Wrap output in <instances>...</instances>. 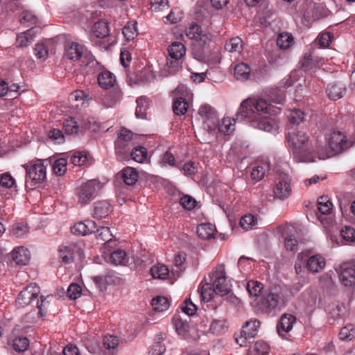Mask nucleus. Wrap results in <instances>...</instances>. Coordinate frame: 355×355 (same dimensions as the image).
Returning a JSON list of instances; mask_svg holds the SVG:
<instances>
[{
  "instance_id": "nucleus-1",
  "label": "nucleus",
  "mask_w": 355,
  "mask_h": 355,
  "mask_svg": "<svg viewBox=\"0 0 355 355\" xmlns=\"http://www.w3.org/2000/svg\"><path fill=\"white\" fill-rule=\"evenodd\" d=\"M285 98L284 92L278 89L268 99L264 97L248 98L243 100L236 114V120L249 123L252 127L276 135L279 132V121L271 117L277 114Z\"/></svg>"
},
{
  "instance_id": "nucleus-2",
  "label": "nucleus",
  "mask_w": 355,
  "mask_h": 355,
  "mask_svg": "<svg viewBox=\"0 0 355 355\" xmlns=\"http://www.w3.org/2000/svg\"><path fill=\"white\" fill-rule=\"evenodd\" d=\"M288 150L300 162H315L317 160L318 140L310 139L303 130L291 128L286 133Z\"/></svg>"
},
{
  "instance_id": "nucleus-3",
  "label": "nucleus",
  "mask_w": 355,
  "mask_h": 355,
  "mask_svg": "<svg viewBox=\"0 0 355 355\" xmlns=\"http://www.w3.org/2000/svg\"><path fill=\"white\" fill-rule=\"evenodd\" d=\"M185 33L187 37L195 41L193 48V57L200 62H209V46L212 40L211 34L207 31H202L197 24L190 25L186 29Z\"/></svg>"
},
{
  "instance_id": "nucleus-4",
  "label": "nucleus",
  "mask_w": 355,
  "mask_h": 355,
  "mask_svg": "<svg viewBox=\"0 0 355 355\" xmlns=\"http://www.w3.org/2000/svg\"><path fill=\"white\" fill-rule=\"evenodd\" d=\"M291 291L284 285H275L263 294L261 300V308L265 313L279 311L286 304Z\"/></svg>"
},
{
  "instance_id": "nucleus-5",
  "label": "nucleus",
  "mask_w": 355,
  "mask_h": 355,
  "mask_svg": "<svg viewBox=\"0 0 355 355\" xmlns=\"http://www.w3.org/2000/svg\"><path fill=\"white\" fill-rule=\"evenodd\" d=\"M328 147L322 146L318 141L317 159H327L342 153L349 147L346 137L340 132L334 131L327 136Z\"/></svg>"
},
{
  "instance_id": "nucleus-6",
  "label": "nucleus",
  "mask_w": 355,
  "mask_h": 355,
  "mask_svg": "<svg viewBox=\"0 0 355 355\" xmlns=\"http://www.w3.org/2000/svg\"><path fill=\"white\" fill-rule=\"evenodd\" d=\"M117 138L115 140V153L121 161L133 159L132 138L133 133L125 128H121L116 132Z\"/></svg>"
},
{
  "instance_id": "nucleus-7",
  "label": "nucleus",
  "mask_w": 355,
  "mask_h": 355,
  "mask_svg": "<svg viewBox=\"0 0 355 355\" xmlns=\"http://www.w3.org/2000/svg\"><path fill=\"white\" fill-rule=\"evenodd\" d=\"M101 188L102 184L98 180L94 179L83 182L76 189L78 202L81 205L89 203Z\"/></svg>"
},
{
  "instance_id": "nucleus-8",
  "label": "nucleus",
  "mask_w": 355,
  "mask_h": 355,
  "mask_svg": "<svg viewBox=\"0 0 355 355\" xmlns=\"http://www.w3.org/2000/svg\"><path fill=\"white\" fill-rule=\"evenodd\" d=\"M40 293V288L35 284H31L27 286L18 295L16 303L19 307H25L31 304L33 301H36L37 307L39 309L40 312L44 307V300L43 296H41L40 302L37 300Z\"/></svg>"
},
{
  "instance_id": "nucleus-9",
  "label": "nucleus",
  "mask_w": 355,
  "mask_h": 355,
  "mask_svg": "<svg viewBox=\"0 0 355 355\" xmlns=\"http://www.w3.org/2000/svg\"><path fill=\"white\" fill-rule=\"evenodd\" d=\"M291 178L288 173L279 174L275 180L272 193L275 199L285 200L292 195Z\"/></svg>"
},
{
  "instance_id": "nucleus-10",
  "label": "nucleus",
  "mask_w": 355,
  "mask_h": 355,
  "mask_svg": "<svg viewBox=\"0 0 355 355\" xmlns=\"http://www.w3.org/2000/svg\"><path fill=\"white\" fill-rule=\"evenodd\" d=\"M65 56L71 60H78L83 56V64L85 67H94L97 62L92 55H83V47L76 42H69L65 47Z\"/></svg>"
},
{
  "instance_id": "nucleus-11",
  "label": "nucleus",
  "mask_w": 355,
  "mask_h": 355,
  "mask_svg": "<svg viewBox=\"0 0 355 355\" xmlns=\"http://www.w3.org/2000/svg\"><path fill=\"white\" fill-rule=\"evenodd\" d=\"M212 286L217 293L225 295L231 291L230 280L226 276L224 265L217 266L211 272Z\"/></svg>"
},
{
  "instance_id": "nucleus-12",
  "label": "nucleus",
  "mask_w": 355,
  "mask_h": 355,
  "mask_svg": "<svg viewBox=\"0 0 355 355\" xmlns=\"http://www.w3.org/2000/svg\"><path fill=\"white\" fill-rule=\"evenodd\" d=\"M24 166L26 177L34 185L43 183L46 179V168L42 161L31 162Z\"/></svg>"
},
{
  "instance_id": "nucleus-13",
  "label": "nucleus",
  "mask_w": 355,
  "mask_h": 355,
  "mask_svg": "<svg viewBox=\"0 0 355 355\" xmlns=\"http://www.w3.org/2000/svg\"><path fill=\"white\" fill-rule=\"evenodd\" d=\"M202 122L203 129L209 133L216 128L218 116L216 110L209 105H202L198 112Z\"/></svg>"
},
{
  "instance_id": "nucleus-14",
  "label": "nucleus",
  "mask_w": 355,
  "mask_h": 355,
  "mask_svg": "<svg viewBox=\"0 0 355 355\" xmlns=\"http://www.w3.org/2000/svg\"><path fill=\"white\" fill-rule=\"evenodd\" d=\"M340 281L345 286H352L355 284V268L353 265L344 263L336 269Z\"/></svg>"
},
{
  "instance_id": "nucleus-15",
  "label": "nucleus",
  "mask_w": 355,
  "mask_h": 355,
  "mask_svg": "<svg viewBox=\"0 0 355 355\" xmlns=\"http://www.w3.org/2000/svg\"><path fill=\"white\" fill-rule=\"evenodd\" d=\"M92 233L95 234L96 238L101 241H105L103 245V254H105L106 251L110 252V248H114L112 244H115V241L112 240L113 235L110 230L107 227L101 226L94 230Z\"/></svg>"
},
{
  "instance_id": "nucleus-16",
  "label": "nucleus",
  "mask_w": 355,
  "mask_h": 355,
  "mask_svg": "<svg viewBox=\"0 0 355 355\" xmlns=\"http://www.w3.org/2000/svg\"><path fill=\"white\" fill-rule=\"evenodd\" d=\"M173 324L175 326L176 332L182 338L189 340L192 338V335L195 333V329L191 327L187 322L184 321L179 316H175L173 318Z\"/></svg>"
},
{
  "instance_id": "nucleus-17",
  "label": "nucleus",
  "mask_w": 355,
  "mask_h": 355,
  "mask_svg": "<svg viewBox=\"0 0 355 355\" xmlns=\"http://www.w3.org/2000/svg\"><path fill=\"white\" fill-rule=\"evenodd\" d=\"M346 92L345 85L340 82L329 83L326 88V93L329 99L338 100L343 97Z\"/></svg>"
},
{
  "instance_id": "nucleus-18",
  "label": "nucleus",
  "mask_w": 355,
  "mask_h": 355,
  "mask_svg": "<svg viewBox=\"0 0 355 355\" xmlns=\"http://www.w3.org/2000/svg\"><path fill=\"white\" fill-rule=\"evenodd\" d=\"M306 268L312 272H320L326 265L324 257L320 254L310 256L306 261Z\"/></svg>"
},
{
  "instance_id": "nucleus-19",
  "label": "nucleus",
  "mask_w": 355,
  "mask_h": 355,
  "mask_svg": "<svg viewBox=\"0 0 355 355\" xmlns=\"http://www.w3.org/2000/svg\"><path fill=\"white\" fill-rule=\"evenodd\" d=\"M111 211L112 206L107 201H97L93 205L92 216L96 219H101L107 217Z\"/></svg>"
},
{
  "instance_id": "nucleus-20",
  "label": "nucleus",
  "mask_w": 355,
  "mask_h": 355,
  "mask_svg": "<svg viewBox=\"0 0 355 355\" xmlns=\"http://www.w3.org/2000/svg\"><path fill=\"white\" fill-rule=\"evenodd\" d=\"M96 228V224L94 221L91 220H85V222H80L75 224L71 227V232L76 235H87L92 234Z\"/></svg>"
},
{
  "instance_id": "nucleus-21",
  "label": "nucleus",
  "mask_w": 355,
  "mask_h": 355,
  "mask_svg": "<svg viewBox=\"0 0 355 355\" xmlns=\"http://www.w3.org/2000/svg\"><path fill=\"white\" fill-rule=\"evenodd\" d=\"M110 249V252H107L106 251L105 254L107 253L109 254L110 263L116 266H125L128 263L129 257L127 254V252L124 250L118 248L112 251L113 248Z\"/></svg>"
},
{
  "instance_id": "nucleus-22",
  "label": "nucleus",
  "mask_w": 355,
  "mask_h": 355,
  "mask_svg": "<svg viewBox=\"0 0 355 355\" xmlns=\"http://www.w3.org/2000/svg\"><path fill=\"white\" fill-rule=\"evenodd\" d=\"M216 126V128L213 132H210V134L214 135L217 132H220L224 135H230L235 129V119L233 118L225 117L220 122H219L218 119L217 125Z\"/></svg>"
},
{
  "instance_id": "nucleus-23",
  "label": "nucleus",
  "mask_w": 355,
  "mask_h": 355,
  "mask_svg": "<svg viewBox=\"0 0 355 355\" xmlns=\"http://www.w3.org/2000/svg\"><path fill=\"white\" fill-rule=\"evenodd\" d=\"M295 322V316L290 314H284L282 315L280 322L277 327L279 335L284 338L285 336V334L289 332L292 329Z\"/></svg>"
},
{
  "instance_id": "nucleus-24",
  "label": "nucleus",
  "mask_w": 355,
  "mask_h": 355,
  "mask_svg": "<svg viewBox=\"0 0 355 355\" xmlns=\"http://www.w3.org/2000/svg\"><path fill=\"white\" fill-rule=\"evenodd\" d=\"M12 259L17 265H26L30 260V252L22 246L15 248L11 252Z\"/></svg>"
},
{
  "instance_id": "nucleus-25",
  "label": "nucleus",
  "mask_w": 355,
  "mask_h": 355,
  "mask_svg": "<svg viewBox=\"0 0 355 355\" xmlns=\"http://www.w3.org/2000/svg\"><path fill=\"white\" fill-rule=\"evenodd\" d=\"M78 250L75 245H60L58 248L59 257L64 263H70L73 261L74 254Z\"/></svg>"
},
{
  "instance_id": "nucleus-26",
  "label": "nucleus",
  "mask_w": 355,
  "mask_h": 355,
  "mask_svg": "<svg viewBox=\"0 0 355 355\" xmlns=\"http://www.w3.org/2000/svg\"><path fill=\"white\" fill-rule=\"evenodd\" d=\"M137 107L135 111V115L137 119H146L147 110L150 107V100L148 97L143 96L138 98L136 101Z\"/></svg>"
},
{
  "instance_id": "nucleus-27",
  "label": "nucleus",
  "mask_w": 355,
  "mask_h": 355,
  "mask_svg": "<svg viewBox=\"0 0 355 355\" xmlns=\"http://www.w3.org/2000/svg\"><path fill=\"white\" fill-rule=\"evenodd\" d=\"M93 279L100 288H105L107 285L116 282V278L112 271H107L103 275L94 277Z\"/></svg>"
},
{
  "instance_id": "nucleus-28",
  "label": "nucleus",
  "mask_w": 355,
  "mask_h": 355,
  "mask_svg": "<svg viewBox=\"0 0 355 355\" xmlns=\"http://www.w3.org/2000/svg\"><path fill=\"white\" fill-rule=\"evenodd\" d=\"M168 52L172 60H180L185 55V46L180 42H173L168 47Z\"/></svg>"
},
{
  "instance_id": "nucleus-29",
  "label": "nucleus",
  "mask_w": 355,
  "mask_h": 355,
  "mask_svg": "<svg viewBox=\"0 0 355 355\" xmlns=\"http://www.w3.org/2000/svg\"><path fill=\"white\" fill-rule=\"evenodd\" d=\"M251 69L248 64L239 62L234 66V76L238 80H247L250 74Z\"/></svg>"
},
{
  "instance_id": "nucleus-30",
  "label": "nucleus",
  "mask_w": 355,
  "mask_h": 355,
  "mask_svg": "<svg viewBox=\"0 0 355 355\" xmlns=\"http://www.w3.org/2000/svg\"><path fill=\"white\" fill-rule=\"evenodd\" d=\"M92 33L98 38H105L110 34V28L107 21L100 20L92 26Z\"/></svg>"
},
{
  "instance_id": "nucleus-31",
  "label": "nucleus",
  "mask_w": 355,
  "mask_h": 355,
  "mask_svg": "<svg viewBox=\"0 0 355 355\" xmlns=\"http://www.w3.org/2000/svg\"><path fill=\"white\" fill-rule=\"evenodd\" d=\"M197 233L202 239H209L214 237L216 227L211 223H202L198 226Z\"/></svg>"
},
{
  "instance_id": "nucleus-32",
  "label": "nucleus",
  "mask_w": 355,
  "mask_h": 355,
  "mask_svg": "<svg viewBox=\"0 0 355 355\" xmlns=\"http://www.w3.org/2000/svg\"><path fill=\"white\" fill-rule=\"evenodd\" d=\"M98 81L101 87L108 89L114 86L116 78L112 73L105 71L98 75Z\"/></svg>"
},
{
  "instance_id": "nucleus-33",
  "label": "nucleus",
  "mask_w": 355,
  "mask_h": 355,
  "mask_svg": "<svg viewBox=\"0 0 355 355\" xmlns=\"http://www.w3.org/2000/svg\"><path fill=\"white\" fill-rule=\"evenodd\" d=\"M164 340L163 334L157 335L156 341L150 347L147 355H163L166 351V347L163 343Z\"/></svg>"
},
{
  "instance_id": "nucleus-34",
  "label": "nucleus",
  "mask_w": 355,
  "mask_h": 355,
  "mask_svg": "<svg viewBox=\"0 0 355 355\" xmlns=\"http://www.w3.org/2000/svg\"><path fill=\"white\" fill-rule=\"evenodd\" d=\"M151 305L155 311L164 312L169 308L170 302L165 297L157 296L152 300Z\"/></svg>"
},
{
  "instance_id": "nucleus-35",
  "label": "nucleus",
  "mask_w": 355,
  "mask_h": 355,
  "mask_svg": "<svg viewBox=\"0 0 355 355\" xmlns=\"http://www.w3.org/2000/svg\"><path fill=\"white\" fill-rule=\"evenodd\" d=\"M318 210L323 215L331 214L333 210V204L327 196H320L317 202Z\"/></svg>"
},
{
  "instance_id": "nucleus-36",
  "label": "nucleus",
  "mask_w": 355,
  "mask_h": 355,
  "mask_svg": "<svg viewBox=\"0 0 355 355\" xmlns=\"http://www.w3.org/2000/svg\"><path fill=\"white\" fill-rule=\"evenodd\" d=\"M34 37L33 28L20 33L17 38V46L21 48L27 46L33 40Z\"/></svg>"
},
{
  "instance_id": "nucleus-37",
  "label": "nucleus",
  "mask_w": 355,
  "mask_h": 355,
  "mask_svg": "<svg viewBox=\"0 0 355 355\" xmlns=\"http://www.w3.org/2000/svg\"><path fill=\"white\" fill-rule=\"evenodd\" d=\"M150 273L154 279H165L169 275V270L164 264H157L151 268Z\"/></svg>"
},
{
  "instance_id": "nucleus-38",
  "label": "nucleus",
  "mask_w": 355,
  "mask_h": 355,
  "mask_svg": "<svg viewBox=\"0 0 355 355\" xmlns=\"http://www.w3.org/2000/svg\"><path fill=\"white\" fill-rule=\"evenodd\" d=\"M246 290L252 297H258L263 290V285L257 280H250L246 284Z\"/></svg>"
},
{
  "instance_id": "nucleus-39",
  "label": "nucleus",
  "mask_w": 355,
  "mask_h": 355,
  "mask_svg": "<svg viewBox=\"0 0 355 355\" xmlns=\"http://www.w3.org/2000/svg\"><path fill=\"white\" fill-rule=\"evenodd\" d=\"M257 223V218L250 214H245L240 219V226L246 231L255 228Z\"/></svg>"
},
{
  "instance_id": "nucleus-40",
  "label": "nucleus",
  "mask_w": 355,
  "mask_h": 355,
  "mask_svg": "<svg viewBox=\"0 0 355 355\" xmlns=\"http://www.w3.org/2000/svg\"><path fill=\"white\" fill-rule=\"evenodd\" d=\"M259 326L260 322L257 320H251L248 321L242 329V334H244L245 335L248 336V337L252 338L255 336Z\"/></svg>"
},
{
  "instance_id": "nucleus-41",
  "label": "nucleus",
  "mask_w": 355,
  "mask_h": 355,
  "mask_svg": "<svg viewBox=\"0 0 355 355\" xmlns=\"http://www.w3.org/2000/svg\"><path fill=\"white\" fill-rule=\"evenodd\" d=\"M135 162L138 163H150L146 148L141 146H135Z\"/></svg>"
},
{
  "instance_id": "nucleus-42",
  "label": "nucleus",
  "mask_w": 355,
  "mask_h": 355,
  "mask_svg": "<svg viewBox=\"0 0 355 355\" xmlns=\"http://www.w3.org/2000/svg\"><path fill=\"white\" fill-rule=\"evenodd\" d=\"M340 236L343 240L341 244H348L355 241V230L351 226H345L340 230Z\"/></svg>"
},
{
  "instance_id": "nucleus-43",
  "label": "nucleus",
  "mask_w": 355,
  "mask_h": 355,
  "mask_svg": "<svg viewBox=\"0 0 355 355\" xmlns=\"http://www.w3.org/2000/svg\"><path fill=\"white\" fill-rule=\"evenodd\" d=\"M322 59L318 60L314 58L313 55L310 53H305L303 58L300 61V63L302 67L306 71L311 69L315 62H316L318 65L322 64Z\"/></svg>"
},
{
  "instance_id": "nucleus-44",
  "label": "nucleus",
  "mask_w": 355,
  "mask_h": 355,
  "mask_svg": "<svg viewBox=\"0 0 355 355\" xmlns=\"http://www.w3.org/2000/svg\"><path fill=\"white\" fill-rule=\"evenodd\" d=\"M225 48L229 52L239 53L243 49V41L239 37H232L226 42Z\"/></svg>"
},
{
  "instance_id": "nucleus-45",
  "label": "nucleus",
  "mask_w": 355,
  "mask_h": 355,
  "mask_svg": "<svg viewBox=\"0 0 355 355\" xmlns=\"http://www.w3.org/2000/svg\"><path fill=\"white\" fill-rule=\"evenodd\" d=\"M188 109V103L183 98H177L173 101V110L176 115H184Z\"/></svg>"
},
{
  "instance_id": "nucleus-46",
  "label": "nucleus",
  "mask_w": 355,
  "mask_h": 355,
  "mask_svg": "<svg viewBox=\"0 0 355 355\" xmlns=\"http://www.w3.org/2000/svg\"><path fill=\"white\" fill-rule=\"evenodd\" d=\"M293 37L292 35L288 33H282L277 37V44L281 49H288L293 44Z\"/></svg>"
},
{
  "instance_id": "nucleus-47",
  "label": "nucleus",
  "mask_w": 355,
  "mask_h": 355,
  "mask_svg": "<svg viewBox=\"0 0 355 355\" xmlns=\"http://www.w3.org/2000/svg\"><path fill=\"white\" fill-rule=\"evenodd\" d=\"M269 350L268 345L262 340L257 341L252 349H250L248 355H267Z\"/></svg>"
},
{
  "instance_id": "nucleus-48",
  "label": "nucleus",
  "mask_w": 355,
  "mask_h": 355,
  "mask_svg": "<svg viewBox=\"0 0 355 355\" xmlns=\"http://www.w3.org/2000/svg\"><path fill=\"white\" fill-rule=\"evenodd\" d=\"M144 67L137 70V81H149L153 78L152 70L146 67V63H141Z\"/></svg>"
},
{
  "instance_id": "nucleus-49",
  "label": "nucleus",
  "mask_w": 355,
  "mask_h": 355,
  "mask_svg": "<svg viewBox=\"0 0 355 355\" xmlns=\"http://www.w3.org/2000/svg\"><path fill=\"white\" fill-rule=\"evenodd\" d=\"M339 337L343 340H350L355 337V327L349 324L343 327L339 333Z\"/></svg>"
},
{
  "instance_id": "nucleus-50",
  "label": "nucleus",
  "mask_w": 355,
  "mask_h": 355,
  "mask_svg": "<svg viewBox=\"0 0 355 355\" xmlns=\"http://www.w3.org/2000/svg\"><path fill=\"white\" fill-rule=\"evenodd\" d=\"M12 346L16 352H24L29 346V340L26 337L19 336L13 340Z\"/></svg>"
},
{
  "instance_id": "nucleus-51",
  "label": "nucleus",
  "mask_w": 355,
  "mask_h": 355,
  "mask_svg": "<svg viewBox=\"0 0 355 355\" xmlns=\"http://www.w3.org/2000/svg\"><path fill=\"white\" fill-rule=\"evenodd\" d=\"M200 293L202 300L208 302L212 299L214 295L217 293L210 284H206L202 286Z\"/></svg>"
},
{
  "instance_id": "nucleus-52",
  "label": "nucleus",
  "mask_w": 355,
  "mask_h": 355,
  "mask_svg": "<svg viewBox=\"0 0 355 355\" xmlns=\"http://www.w3.org/2000/svg\"><path fill=\"white\" fill-rule=\"evenodd\" d=\"M287 117L291 123L297 125L303 121L304 114L300 110L295 108L288 112Z\"/></svg>"
},
{
  "instance_id": "nucleus-53",
  "label": "nucleus",
  "mask_w": 355,
  "mask_h": 355,
  "mask_svg": "<svg viewBox=\"0 0 355 355\" xmlns=\"http://www.w3.org/2000/svg\"><path fill=\"white\" fill-rule=\"evenodd\" d=\"M64 133L67 135L76 134L78 132L79 126L73 118L66 119L63 123Z\"/></svg>"
},
{
  "instance_id": "nucleus-54",
  "label": "nucleus",
  "mask_w": 355,
  "mask_h": 355,
  "mask_svg": "<svg viewBox=\"0 0 355 355\" xmlns=\"http://www.w3.org/2000/svg\"><path fill=\"white\" fill-rule=\"evenodd\" d=\"M128 186L133 185V168L128 166L125 168L120 173L118 174Z\"/></svg>"
},
{
  "instance_id": "nucleus-55",
  "label": "nucleus",
  "mask_w": 355,
  "mask_h": 355,
  "mask_svg": "<svg viewBox=\"0 0 355 355\" xmlns=\"http://www.w3.org/2000/svg\"><path fill=\"white\" fill-rule=\"evenodd\" d=\"M19 21L21 24L30 26L37 22V17L31 12L26 10L21 12Z\"/></svg>"
},
{
  "instance_id": "nucleus-56",
  "label": "nucleus",
  "mask_w": 355,
  "mask_h": 355,
  "mask_svg": "<svg viewBox=\"0 0 355 355\" xmlns=\"http://www.w3.org/2000/svg\"><path fill=\"white\" fill-rule=\"evenodd\" d=\"M67 162L64 158L58 159L53 164V170L58 175H62L67 171Z\"/></svg>"
},
{
  "instance_id": "nucleus-57",
  "label": "nucleus",
  "mask_w": 355,
  "mask_h": 355,
  "mask_svg": "<svg viewBox=\"0 0 355 355\" xmlns=\"http://www.w3.org/2000/svg\"><path fill=\"white\" fill-rule=\"evenodd\" d=\"M82 293L81 287L77 284H71L67 292V297L71 300H76L78 298Z\"/></svg>"
},
{
  "instance_id": "nucleus-58",
  "label": "nucleus",
  "mask_w": 355,
  "mask_h": 355,
  "mask_svg": "<svg viewBox=\"0 0 355 355\" xmlns=\"http://www.w3.org/2000/svg\"><path fill=\"white\" fill-rule=\"evenodd\" d=\"M119 345V339L114 335H107L103 338V345L107 349H115Z\"/></svg>"
},
{
  "instance_id": "nucleus-59",
  "label": "nucleus",
  "mask_w": 355,
  "mask_h": 355,
  "mask_svg": "<svg viewBox=\"0 0 355 355\" xmlns=\"http://www.w3.org/2000/svg\"><path fill=\"white\" fill-rule=\"evenodd\" d=\"M151 9L155 12L165 10L168 8V0H150Z\"/></svg>"
},
{
  "instance_id": "nucleus-60",
  "label": "nucleus",
  "mask_w": 355,
  "mask_h": 355,
  "mask_svg": "<svg viewBox=\"0 0 355 355\" xmlns=\"http://www.w3.org/2000/svg\"><path fill=\"white\" fill-rule=\"evenodd\" d=\"M180 203L185 209L191 210L196 207V200L191 196L185 195L180 199Z\"/></svg>"
},
{
  "instance_id": "nucleus-61",
  "label": "nucleus",
  "mask_w": 355,
  "mask_h": 355,
  "mask_svg": "<svg viewBox=\"0 0 355 355\" xmlns=\"http://www.w3.org/2000/svg\"><path fill=\"white\" fill-rule=\"evenodd\" d=\"M284 245L287 250L294 251L297 248L298 241L295 236L286 235L284 236Z\"/></svg>"
},
{
  "instance_id": "nucleus-62",
  "label": "nucleus",
  "mask_w": 355,
  "mask_h": 355,
  "mask_svg": "<svg viewBox=\"0 0 355 355\" xmlns=\"http://www.w3.org/2000/svg\"><path fill=\"white\" fill-rule=\"evenodd\" d=\"M182 310L188 315H193L197 311V306L189 299H186L182 305Z\"/></svg>"
},
{
  "instance_id": "nucleus-63",
  "label": "nucleus",
  "mask_w": 355,
  "mask_h": 355,
  "mask_svg": "<svg viewBox=\"0 0 355 355\" xmlns=\"http://www.w3.org/2000/svg\"><path fill=\"white\" fill-rule=\"evenodd\" d=\"M28 232V227L24 223H17L12 228V233L19 238L24 236Z\"/></svg>"
},
{
  "instance_id": "nucleus-64",
  "label": "nucleus",
  "mask_w": 355,
  "mask_h": 355,
  "mask_svg": "<svg viewBox=\"0 0 355 355\" xmlns=\"http://www.w3.org/2000/svg\"><path fill=\"white\" fill-rule=\"evenodd\" d=\"M150 255L148 252L144 249L139 254L135 257V266H146V264L149 261Z\"/></svg>"
}]
</instances>
